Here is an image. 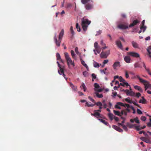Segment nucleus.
<instances>
[{
    "instance_id": "nucleus-1",
    "label": "nucleus",
    "mask_w": 151,
    "mask_h": 151,
    "mask_svg": "<svg viewBox=\"0 0 151 151\" xmlns=\"http://www.w3.org/2000/svg\"><path fill=\"white\" fill-rule=\"evenodd\" d=\"M64 55L65 59L67 61V64L68 66H69L70 64L71 65L74 66L75 65L74 63L73 62L68 54L67 52H65L64 53Z\"/></svg>"
},
{
    "instance_id": "nucleus-2",
    "label": "nucleus",
    "mask_w": 151,
    "mask_h": 151,
    "mask_svg": "<svg viewBox=\"0 0 151 151\" xmlns=\"http://www.w3.org/2000/svg\"><path fill=\"white\" fill-rule=\"evenodd\" d=\"M117 27L119 29L124 30L128 29L129 26L128 23L124 22L118 24Z\"/></svg>"
},
{
    "instance_id": "nucleus-3",
    "label": "nucleus",
    "mask_w": 151,
    "mask_h": 151,
    "mask_svg": "<svg viewBox=\"0 0 151 151\" xmlns=\"http://www.w3.org/2000/svg\"><path fill=\"white\" fill-rule=\"evenodd\" d=\"M94 47L95 49L93 50V51L95 52V55H97V53L96 52V51L98 53H99L101 50V47L99 46L97 42H95L94 43Z\"/></svg>"
},
{
    "instance_id": "nucleus-4",
    "label": "nucleus",
    "mask_w": 151,
    "mask_h": 151,
    "mask_svg": "<svg viewBox=\"0 0 151 151\" xmlns=\"http://www.w3.org/2000/svg\"><path fill=\"white\" fill-rule=\"evenodd\" d=\"M110 51L108 50L105 52H102L100 54V56L101 58H107L108 56L109 55Z\"/></svg>"
},
{
    "instance_id": "nucleus-5",
    "label": "nucleus",
    "mask_w": 151,
    "mask_h": 151,
    "mask_svg": "<svg viewBox=\"0 0 151 151\" xmlns=\"http://www.w3.org/2000/svg\"><path fill=\"white\" fill-rule=\"evenodd\" d=\"M58 66L59 68V69L60 70H58V73L60 75L63 74V77L64 78L67 80V78L65 77V75L64 73V70L63 68L61 67V65H60L59 63H58Z\"/></svg>"
},
{
    "instance_id": "nucleus-6",
    "label": "nucleus",
    "mask_w": 151,
    "mask_h": 151,
    "mask_svg": "<svg viewBox=\"0 0 151 151\" xmlns=\"http://www.w3.org/2000/svg\"><path fill=\"white\" fill-rule=\"evenodd\" d=\"M128 55H129L131 56L135 57V58H139L140 57V55L139 54L137 53L131 52H128Z\"/></svg>"
},
{
    "instance_id": "nucleus-7",
    "label": "nucleus",
    "mask_w": 151,
    "mask_h": 151,
    "mask_svg": "<svg viewBox=\"0 0 151 151\" xmlns=\"http://www.w3.org/2000/svg\"><path fill=\"white\" fill-rule=\"evenodd\" d=\"M81 24H85L86 25H89L91 22L90 21H89L87 19H82Z\"/></svg>"
},
{
    "instance_id": "nucleus-8",
    "label": "nucleus",
    "mask_w": 151,
    "mask_h": 151,
    "mask_svg": "<svg viewBox=\"0 0 151 151\" xmlns=\"http://www.w3.org/2000/svg\"><path fill=\"white\" fill-rule=\"evenodd\" d=\"M139 23V21L138 20H134L133 21L132 23L130 24V25H129V27H132L135 25H136L137 24H138Z\"/></svg>"
},
{
    "instance_id": "nucleus-9",
    "label": "nucleus",
    "mask_w": 151,
    "mask_h": 151,
    "mask_svg": "<svg viewBox=\"0 0 151 151\" xmlns=\"http://www.w3.org/2000/svg\"><path fill=\"white\" fill-rule=\"evenodd\" d=\"M142 83H143L145 86V90H146L147 88L151 87V84H150L149 82L147 81H146V82H145Z\"/></svg>"
},
{
    "instance_id": "nucleus-10",
    "label": "nucleus",
    "mask_w": 151,
    "mask_h": 151,
    "mask_svg": "<svg viewBox=\"0 0 151 151\" xmlns=\"http://www.w3.org/2000/svg\"><path fill=\"white\" fill-rule=\"evenodd\" d=\"M54 39L56 45L58 47H59L60 45L61 40L59 39V40H58L56 35H55L54 37Z\"/></svg>"
},
{
    "instance_id": "nucleus-11",
    "label": "nucleus",
    "mask_w": 151,
    "mask_h": 151,
    "mask_svg": "<svg viewBox=\"0 0 151 151\" xmlns=\"http://www.w3.org/2000/svg\"><path fill=\"white\" fill-rule=\"evenodd\" d=\"M112 66L114 70H116L117 67H120V62H115L113 65Z\"/></svg>"
},
{
    "instance_id": "nucleus-12",
    "label": "nucleus",
    "mask_w": 151,
    "mask_h": 151,
    "mask_svg": "<svg viewBox=\"0 0 151 151\" xmlns=\"http://www.w3.org/2000/svg\"><path fill=\"white\" fill-rule=\"evenodd\" d=\"M116 45L121 50H123V47L121 42L119 40H117L116 42Z\"/></svg>"
},
{
    "instance_id": "nucleus-13",
    "label": "nucleus",
    "mask_w": 151,
    "mask_h": 151,
    "mask_svg": "<svg viewBox=\"0 0 151 151\" xmlns=\"http://www.w3.org/2000/svg\"><path fill=\"white\" fill-rule=\"evenodd\" d=\"M85 8L87 10H90L93 8V5L89 4H88L85 5Z\"/></svg>"
},
{
    "instance_id": "nucleus-14",
    "label": "nucleus",
    "mask_w": 151,
    "mask_h": 151,
    "mask_svg": "<svg viewBox=\"0 0 151 151\" xmlns=\"http://www.w3.org/2000/svg\"><path fill=\"white\" fill-rule=\"evenodd\" d=\"M124 60L127 63H129L130 62L131 58L129 56H127L124 57Z\"/></svg>"
},
{
    "instance_id": "nucleus-15",
    "label": "nucleus",
    "mask_w": 151,
    "mask_h": 151,
    "mask_svg": "<svg viewBox=\"0 0 151 151\" xmlns=\"http://www.w3.org/2000/svg\"><path fill=\"white\" fill-rule=\"evenodd\" d=\"M70 87H71L73 91L75 92H76L77 91V87L74 86L72 83H70Z\"/></svg>"
},
{
    "instance_id": "nucleus-16",
    "label": "nucleus",
    "mask_w": 151,
    "mask_h": 151,
    "mask_svg": "<svg viewBox=\"0 0 151 151\" xmlns=\"http://www.w3.org/2000/svg\"><path fill=\"white\" fill-rule=\"evenodd\" d=\"M64 33V30L63 29H62L60 32V33L59 35V40H61L62 38V37Z\"/></svg>"
},
{
    "instance_id": "nucleus-17",
    "label": "nucleus",
    "mask_w": 151,
    "mask_h": 151,
    "mask_svg": "<svg viewBox=\"0 0 151 151\" xmlns=\"http://www.w3.org/2000/svg\"><path fill=\"white\" fill-rule=\"evenodd\" d=\"M145 22V20H143L142 22V26L140 27V29H143V32H144L145 31L146 29V26H144Z\"/></svg>"
},
{
    "instance_id": "nucleus-18",
    "label": "nucleus",
    "mask_w": 151,
    "mask_h": 151,
    "mask_svg": "<svg viewBox=\"0 0 151 151\" xmlns=\"http://www.w3.org/2000/svg\"><path fill=\"white\" fill-rule=\"evenodd\" d=\"M56 56L57 60H60L61 62L63 63V61L61 58L60 56L58 53H57L56 54Z\"/></svg>"
},
{
    "instance_id": "nucleus-19",
    "label": "nucleus",
    "mask_w": 151,
    "mask_h": 151,
    "mask_svg": "<svg viewBox=\"0 0 151 151\" xmlns=\"http://www.w3.org/2000/svg\"><path fill=\"white\" fill-rule=\"evenodd\" d=\"M81 63L82 64V65L83 66H84L85 67H86L87 69V70H88L89 68L87 65L85 63V62L82 59H81Z\"/></svg>"
},
{
    "instance_id": "nucleus-20",
    "label": "nucleus",
    "mask_w": 151,
    "mask_h": 151,
    "mask_svg": "<svg viewBox=\"0 0 151 151\" xmlns=\"http://www.w3.org/2000/svg\"><path fill=\"white\" fill-rule=\"evenodd\" d=\"M135 77L137 78L141 83H145L146 82V80H143L138 75H136Z\"/></svg>"
},
{
    "instance_id": "nucleus-21",
    "label": "nucleus",
    "mask_w": 151,
    "mask_h": 151,
    "mask_svg": "<svg viewBox=\"0 0 151 151\" xmlns=\"http://www.w3.org/2000/svg\"><path fill=\"white\" fill-rule=\"evenodd\" d=\"M132 43L133 47L134 48H138V45L136 42L134 41L132 42Z\"/></svg>"
},
{
    "instance_id": "nucleus-22",
    "label": "nucleus",
    "mask_w": 151,
    "mask_h": 151,
    "mask_svg": "<svg viewBox=\"0 0 151 151\" xmlns=\"http://www.w3.org/2000/svg\"><path fill=\"white\" fill-rule=\"evenodd\" d=\"M142 99H140L139 101V103L145 104L146 102V100L145 99L143 96L142 97Z\"/></svg>"
},
{
    "instance_id": "nucleus-23",
    "label": "nucleus",
    "mask_w": 151,
    "mask_h": 151,
    "mask_svg": "<svg viewBox=\"0 0 151 151\" xmlns=\"http://www.w3.org/2000/svg\"><path fill=\"white\" fill-rule=\"evenodd\" d=\"M134 88L136 89L137 90L140 92H142V90L141 88L137 86H134Z\"/></svg>"
},
{
    "instance_id": "nucleus-24",
    "label": "nucleus",
    "mask_w": 151,
    "mask_h": 151,
    "mask_svg": "<svg viewBox=\"0 0 151 151\" xmlns=\"http://www.w3.org/2000/svg\"><path fill=\"white\" fill-rule=\"evenodd\" d=\"M113 111L116 115H118L120 116H121V113H120L119 111L114 110Z\"/></svg>"
},
{
    "instance_id": "nucleus-25",
    "label": "nucleus",
    "mask_w": 151,
    "mask_h": 151,
    "mask_svg": "<svg viewBox=\"0 0 151 151\" xmlns=\"http://www.w3.org/2000/svg\"><path fill=\"white\" fill-rule=\"evenodd\" d=\"M99 120L100 122H102L104 124H105L108 126V125H109V124L108 123V122H106L105 120H103V119H99Z\"/></svg>"
},
{
    "instance_id": "nucleus-26",
    "label": "nucleus",
    "mask_w": 151,
    "mask_h": 151,
    "mask_svg": "<svg viewBox=\"0 0 151 151\" xmlns=\"http://www.w3.org/2000/svg\"><path fill=\"white\" fill-rule=\"evenodd\" d=\"M108 116L109 118L111 120H112L113 119V117L114 115L113 114L111 113H109L108 114Z\"/></svg>"
},
{
    "instance_id": "nucleus-27",
    "label": "nucleus",
    "mask_w": 151,
    "mask_h": 151,
    "mask_svg": "<svg viewBox=\"0 0 151 151\" xmlns=\"http://www.w3.org/2000/svg\"><path fill=\"white\" fill-rule=\"evenodd\" d=\"M96 96L99 98H101L103 97L102 94H99L98 92H96L95 93Z\"/></svg>"
},
{
    "instance_id": "nucleus-28",
    "label": "nucleus",
    "mask_w": 151,
    "mask_h": 151,
    "mask_svg": "<svg viewBox=\"0 0 151 151\" xmlns=\"http://www.w3.org/2000/svg\"><path fill=\"white\" fill-rule=\"evenodd\" d=\"M95 116L96 117H100V114L99 112L96 111H94Z\"/></svg>"
},
{
    "instance_id": "nucleus-29",
    "label": "nucleus",
    "mask_w": 151,
    "mask_h": 151,
    "mask_svg": "<svg viewBox=\"0 0 151 151\" xmlns=\"http://www.w3.org/2000/svg\"><path fill=\"white\" fill-rule=\"evenodd\" d=\"M122 115L124 114L125 116L127 115V112L124 110H122L121 111V114Z\"/></svg>"
},
{
    "instance_id": "nucleus-30",
    "label": "nucleus",
    "mask_w": 151,
    "mask_h": 151,
    "mask_svg": "<svg viewBox=\"0 0 151 151\" xmlns=\"http://www.w3.org/2000/svg\"><path fill=\"white\" fill-rule=\"evenodd\" d=\"M83 29L84 31H86L87 29L88 26L85 24H81Z\"/></svg>"
},
{
    "instance_id": "nucleus-31",
    "label": "nucleus",
    "mask_w": 151,
    "mask_h": 151,
    "mask_svg": "<svg viewBox=\"0 0 151 151\" xmlns=\"http://www.w3.org/2000/svg\"><path fill=\"white\" fill-rule=\"evenodd\" d=\"M125 100L126 101L129 103H132V100L130 99V98L129 97H128L127 98L125 99Z\"/></svg>"
},
{
    "instance_id": "nucleus-32",
    "label": "nucleus",
    "mask_w": 151,
    "mask_h": 151,
    "mask_svg": "<svg viewBox=\"0 0 151 151\" xmlns=\"http://www.w3.org/2000/svg\"><path fill=\"white\" fill-rule=\"evenodd\" d=\"M71 54L72 58H76L75 54L74 52V51L73 50H71L70 51Z\"/></svg>"
},
{
    "instance_id": "nucleus-33",
    "label": "nucleus",
    "mask_w": 151,
    "mask_h": 151,
    "mask_svg": "<svg viewBox=\"0 0 151 151\" xmlns=\"http://www.w3.org/2000/svg\"><path fill=\"white\" fill-rule=\"evenodd\" d=\"M76 27L77 31L79 32H80L81 30V28L79 26V25L78 23H76Z\"/></svg>"
},
{
    "instance_id": "nucleus-34",
    "label": "nucleus",
    "mask_w": 151,
    "mask_h": 151,
    "mask_svg": "<svg viewBox=\"0 0 151 151\" xmlns=\"http://www.w3.org/2000/svg\"><path fill=\"white\" fill-rule=\"evenodd\" d=\"M145 142L147 143L150 144L151 142L150 140V138H146Z\"/></svg>"
},
{
    "instance_id": "nucleus-35",
    "label": "nucleus",
    "mask_w": 151,
    "mask_h": 151,
    "mask_svg": "<svg viewBox=\"0 0 151 151\" xmlns=\"http://www.w3.org/2000/svg\"><path fill=\"white\" fill-rule=\"evenodd\" d=\"M93 66L95 68H99V64L96 62H94L93 63Z\"/></svg>"
},
{
    "instance_id": "nucleus-36",
    "label": "nucleus",
    "mask_w": 151,
    "mask_h": 151,
    "mask_svg": "<svg viewBox=\"0 0 151 151\" xmlns=\"http://www.w3.org/2000/svg\"><path fill=\"white\" fill-rule=\"evenodd\" d=\"M81 86L83 88V91H86V86L85 85V84L83 83L82 84V85L81 86H80V87H81Z\"/></svg>"
},
{
    "instance_id": "nucleus-37",
    "label": "nucleus",
    "mask_w": 151,
    "mask_h": 151,
    "mask_svg": "<svg viewBox=\"0 0 151 151\" xmlns=\"http://www.w3.org/2000/svg\"><path fill=\"white\" fill-rule=\"evenodd\" d=\"M123 91H124V92H125L127 95L128 96L129 95V93H130V91H129V90L128 89H126L125 90H124V89L123 90Z\"/></svg>"
},
{
    "instance_id": "nucleus-38",
    "label": "nucleus",
    "mask_w": 151,
    "mask_h": 151,
    "mask_svg": "<svg viewBox=\"0 0 151 151\" xmlns=\"http://www.w3.org/2000/svg\"><path fill=\"white\" fill-rule=\"evenodd\" d=\"M70 32L72 34V35L73 36L74 35V32L73 30V27L72 26H71L70 27Z\"/></svg>"
},
{
    "instance_id": "nucleus-39",
    "label": "nucleus",
    "mask_w": 151,
    "mask_h": 151,
    "mask_svg": "<svg viewBox=\"0 0 151 151\" xmlns=\"http://www.w3.org/2000/svg\"><path fill=\"white\" fill-rule=\"evenodd\" d=\"M90 0H81L82 3L83 4H85L88 2Z\"/></svg>"
},
{
    "instance_id": "nucleus-40",
    "label": "nucleus",
    "mask_w": 151,
    "mask_h": 151,
    "mask_svg": "<svg viewBox=\"0 0 151 151\" xmlns=\"http://www.w3.org/2000/svg\"><path fill=\"white\" fill-rule=\"evenodd\" d=\"M94 104H96L97 106H102V103L100 102H98L97 103L95 102V103H94Z\"/></svg>"
},
{
    "instance_id": "nucleus-41",
    "label": "nucleus",
    "mask_w": 151,
    "mask_h": 151,
    "mask_svg": "<svg viewBox=\"0 0 151 151\" xmlns=\"http://www.w3.org/2000/svg\"><path fill=\"white\" fill-rule=\"evenodd\" d=\"M75 51L76 53L78 55H80V53L78 51V47H76L75 49Z\"/></svg>"
},
{
    "instance_id": "nucleus-42",
    "label": "nucleus",
    "mask_w": 151,
    "mask_h": 151,
    "mask_svg": "<svg viewBox=\"0 0 151 151\" xmlns=\"http://www.w3.org/2000/svg\"><path fill=\"white\" fill-rule=\"evenodd\" d=\"M129 95L131 96H135V93L134 92L131 91L130 92V93H129Z\"/></svg>"
},
{
    "instance_id": "nucleus-43",
    "label": "nucleus",
    "mask_w": 151,
    "mask_h": 151,
    "mask_svg": "<svg viewBox=\"0 0 151 151\" xmlns=\"http://www.w3.org/2000/svg\"><path fill=\"white\" fill-rule=\"evenodd\" d=\"M92 77V80L93 81V79H95L96 78V75L94 73H93L91 75Z\"/></svg>"
},
{
    "instance_id": "nucleus-44",
    "label": "nucleus",
    "mask_w": 151,
    "mask_h": 151,
    "mask_svg": "<svg viewBox=\"0 0 151 151\" xmlns=\"http://www.w3.org/2000/svg\"><path fill=\"white\" fill-rule=\"evenodd\" d=\"M94 86L96 88L95 89L98 88L100 87L99 85L96 83L94 84Z\"/></svg>"
},
{
    "instance_id": "nucleus-45",
    "label": "nucleus",
    "mask_w": 151,
    "mask_h": 151,
    "mask_svg": "<svg viewBox=\"0 0 151 151\" xmlns=\"http://www.w3.org/2000/svg\"><path fill=\"white\" fill-rule=\"evenodd\" d=\"M134 121L137 123L139 124V121L137 117L134 118Z\"/></svg>"
},
{
    "instance_id": "nucleus-46",
    "label": "nucleus",
    "mask_w": 151,
    "mask_h": 151,
    "mask_svg": "<svg viewBox=\"0 0 151 151\" xmlns=\"http://www.w3.org/2000/svg\"><path fill=\"white\" fill-rule=\"evenodd\" d=\"M122 127L123 129L126 131H128V129L127 128V127L124 124L122 125Z\"/></svg>"
},
{
    "instance_id": "nucleus-47",
    "label": "nucleus",
    "mask_w": 151,
    "mask_h": 151,
    "mask_svg": "<svg viewBox=\"0 0 151 151\" xmlns=\"http://www.w3.org/2000/svg\"><path fill=\"white\" fill-rule=\"evenodd\" d=\"M119 79L120 82H123L125 81V80L121 76L119 77Z\"/></svg>"
},
{
    "instance_id": "nucleus-48",
    "label": "nucleus",
    "mask_w": 151,
    "mask_h": 151,
    "mask_svg": "<svg viewBox=\"0 0 151 151\" xmlns=\"http://www.w3.org/2000/svg\"><path fill=\"white\" fill-rule=\"evenodd\" d=\"M112 127L114 129H115L117 131V130L118 129L119 127L118 126L115 125H112Z\"/></svg>"
},
{
    "instance_id": "nucleus-49",
    "label": "nucleus",
    "mask_w": 151,
    "mask_h": 151,
    "mask_svg": "<svg viewBox=\"0 0 151 151\" xmlns=\"http://www.w3.org/2000/svg\"><path fill=\"white\" fill-rule=\"evenodd\" d=\"M134 66L135 68L139 67V65L138 62H137L134 65Z\"/></svg>"
},
{
    "instance_id": "nucleus-50",
    "label": "nucleus",
    "mask_w": 151,
    "mask_h": 151,
    "mask_svg": "<svg viewBox=\"0 0 151 151\" xmlns=\"http://www.w3.org/2000/svg\"><path fill=\"white\" fill-rule=\"evenodd\" d=\"M88 98L93 103H95V100L93 99L91 96H89L88 97Z\"/></svg>"
},
{
    "instance_id": "nucleus-51",
    "label": "nucleus",
    "mask_w": 151,
    "mask_h": 151,
    "mask_svg": "<svg viewBox=\"0 0 151 151\" xmlns=\"http://www.w3.org/2000/svg\"><path fill=\"white\" fill-rule=\"evenodd\" d=\"M117 104L119 105H120V106H123L125 107L124 104L122 102H118L117 103Z\"/></svg>"
},
{
    "instance_id": "nucleus-52",
    "label": "nucleus",
    "mask_w": 151,
    "mask_h": 151,
    "mask_svg": "<svg viewBox=\"0 0 151 151\" xmlns=\"http://www.w3.org/2000/svg\"><path fill=\"white\" fill-rule=\"evenodd\" d=\"M123 19H126L127 16L125 14H122L121 15Z\"/></svg>"
},
{
    "instance_id": "nucleus-53",
    "label": "nucleus",
    "mask_w": 151,
    "mask_h": 151,
    "mask_svg": "<svg viewBox=\"0 0 151 151\" xmlns=\"http://www.w3.org/2000/svg\"><path fill=\"white\" fill-rule=\"evenodd\" d=\"M147 50L148 52L147 55L149 56L151 58V52L150 51V50L148 49H147Z\"/></svg>"
},
{
    "instance_id": "nucleus-54",
    "label": "nucleus",
    "mask_w": 151,
    "mask_h": 151,
    "mask_svg": "<svg viewBox=\"0 0 151 151\" xmlns=\"http://www.w3.org/2000/svg\"><path fill=\"white\" fill-rule=\"evenodd\" d=\"M102 32V31L101 30H99L97 31V33L96 34V35H99L101 34Z\"/></svg>"
},
{
    "instance_id": "nucleus-55",
    "label": "nucleus",
    "mask_w": 151,
    "mask_h": 151,
    "mask_svg": "<svg viewBox=\"0 0 151 151\" xmlns=\"http://www.w3.org/2000/svg\"><path fill=\"white\" fill-rule=\"evenodd\" d=\"M88 72L86 71H85L83 72V75L85 77H86L88 75Z\"/></svg>"
},
{
    "instance_id": "nucleus-56",
    "label": "nucleus",
    "mask_w": 151,
    "mask_h": 151,
    "mask_svg": "<svg viewBox=\"0 0 151 151\" xmlns=\"http://www.w3.org/2000/svg\"><path fill=\"white\" fill-rule=\"evenodd\" d=\"M141 96V94L139 93H137L136 94H135V96L138 98L139 97Z\"/></svg>"
},
{
    "instance_id": "nucleus-57",
    "label": "nucleus",
    "mask_w": 151,
    "mask_h": 151,
    "mask_svg": "<svg viewBox=\"0 0 151 151\" xmlns=\"http://www.w3.org/2000/svg\"><path fill=\"white\" fill-rule=\"evenodd\" d=\"M137 112L139 114H142V111L139 109H137Z\"/></svg>"
},
{
    "instance_id": "nucleus-58",
    "label": "nucleus",
    "mask_w": 151,
    "mask_h": 151,
    "mask_svg": "<svg viewBox=\"0 0 151 151\" xmlns=\"http://www.w3.org/2000/svg\"><path fill=\"white\" fill-rule=\"evenodd\" d=\"M100 72L101 73H103L105 75H107L108 74L106 72H105L104 71V70H100Z\"/></svg>"
},
{
    "instance_id": "nucleus-59",
    "label": "nucleus",
    "mask_w": 151,
    "mask_h": 151,
    "mask_svg": "<svg viewBox=\"0 0 151 151\" xmlns=\"http://www.w3.org/2000/svg\"><path fill=\"white\" fill-rule=\"evenodd\" d=\"M125 76L126 78H128L129 77L128 73L127 71H126L125 72Z\"/></svg>"
},
{
    "instance_id": "nucleus-60",
    "label": "nucleus",
    "mask_w": 151,
    "mask_h": 151,
    "mask_svg": "<svg viewBox=\"0 0 151 151\" xmlns=\"http://www.w3.org/2000/svg\"><path fill=\"white\" fill-rule=\"evenodd\" d=\"M141 119L142 121H145L146 120V118L145 116H142L141 117Z\"/></svg>"
},
{
    "instance_id": "nucleus-61",
    "label": "nucleus",
    "mask_w": 151,
    "mask_h": 151,
    "mask_svg": "<svg viewBox=\"0 0 151 151\" xmlns=\"http://www.w3.org/2000/svg\"><path fill=\"white\" fill-rule=\"evenodd\" d=\"M95 90L99 92H101L103 91V89L102 88H99L97 90L96 89H95Z\"/></svg>"
},
{
    "instance_id": "nucleus-62",
    "label": "nucleus",
    "mask_w": 151,
    "mask_h": 151,
    "mask_svg": "<svg viewBox=\"0 0 151 151\" xmlns=\"http://www.w3.org/2000/svg\"><path fill=\"white\" fill-rule=\"evenodd\" d=\"M131 108L132 109L133 111V113L135 114V111L134 108L132 106H131Z\"/></svg>"
},
{
    "instance_id": "nucleus-63",
    "label": "nucleus",
    "mask_w": 151,
    "mask_h": 151,
    "mask_svg": "<svg viewBox=\"0 0 151 151\" xmlns=\"http://www.w3.org/2000/svg\"><path fill=\"white\" fill-rule=\"evenodd\" d=\"M146 138L145 137H141L140 138V139L142 141H143L145 142Z\"/></svg>"
},
{
    "instance_id": "nucleus-64",
    "label": "nucleus",
    "mask_w": 151,
    "mask_h": 151,
    "mask_svg": "<svg viewBox=\"0 0 151 151\" xmlns=\"http://www.w3.org/2000/svg\"><path fill=\"white\" fill-rule=\"evenodd\" d=\"M101 44L102 46H105L106 45V44L104 42L103 40H102L101 41Z\"/></svg>"
}]
</instances>
